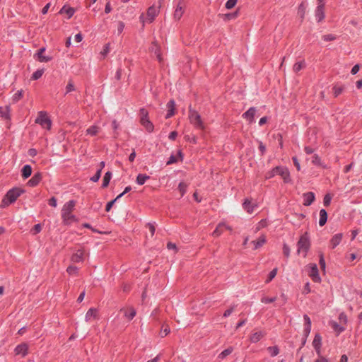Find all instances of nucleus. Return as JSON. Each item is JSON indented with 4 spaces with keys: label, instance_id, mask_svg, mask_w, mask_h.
<instances>
[{
    "label": "nucleus",
    "instance_id": "f257e3e1",
    "mask_svg": "<svg viewBox=\"0 0 362 362\" xmlns=\"http://www.w3.org/2000/svg\"><path fill=\"white\" fill-rule=\"evenodd\" d=\"M76 205L74 200H70L66 203L62 210V217L65 225H69L71 221H76V217L71 214L72 211Z\"/></svg>",
    "mask_w": 362,
    "mask_h": 362
},
{
    "label": "nucleus",
    "instance_id": "f03ea898",
    "mask_svg": "<svg viewBox=\"0 0 362 362\" xmlns=\"http://www.w3.org/2000/svg\"><path fill=\"white\" fill-rule=\"evenodd\" d=\"M276 173H279V175H281L284 183L291 182L290 173L288 168L282 166H276L271 171L267 173L266 178H272L276 175Z\"/></svg>",
    "mask_w": 362,
    "mask_h": 362
},
{
    "label": "nucleus",
    "instance_id": "7ed1b4c3",
    "mask_svg": "<svg viewBox=\"0 0 362 362\" xmlns=\"http://www.w3.org/2000/svg\"><path fill=\"white\" fill-rule=\"evenodd\" d=\"M189 119L192 124L198 129L204 130L205 126L197 111L193 110L191 105L189 107Z\"/></svg>",
    "mask_w": 362,
    "mask_h": 362
},
{
    "label": "nucleus",
    "instance_id": "20e7f679",
    "mask_svg": "<svg viewBox=\"0 0 362 362\" xmlns=\"http://www.w3.org/2000/svg\"><path fill=\"white\" fill-rule=\"evenodd\" d=\"M297 247L298 252L299 253L300 251H303L305 252L304 256L305 257L310 247V241L308 232H305L300 237L297 243Z\"/></svg>",
    "mask_w": 362,
    "mask_h": 362
},
{
    "label": "nucleus",
    "instance_id": "39448f33",
    "mask_svg": "<svg viewBox=\"0 0 362 362\" xmlns=\"http://www.w3.org/2000/svg\"><path fill=\"white\" fill-rule=\"evenodd\" d=\"M35 122L40 124L44 128H46L47 129H51L52 121L48 117L46 112H44V111L39 112L38 116L35 119Z\"/></svg>",
    "mask_w": 362,
    "mask_h": 362
},
{
    "label": "nucleus",
    "instance_id": "423d86ee",
    "mask_svg": "<svg viewBox=\"0 0 362 362\" xmlns=\"http://www.w3.org/2000/svg\"><path fill=\"white\" fill-rule=\"evenodd\" d=\"M24 192L25 190L23 189L20 187H13L6 192V197L8 199V202L13 203Z\"/></svg>",
    "mask_w": 362,
    "mask_h": 362
},
{
    "label": "nucleus",
    "instance_id": "0eeeda50",
    "mask_svg": "<svg viewBox=\"0 0 362 362\" xmlns=\"http://www.w3.org/2000/svg\"><path fill=\"white\" fill-rule=\"evenodd\" d=\"M309 276L314 282L319 283L321 281V278L319 275L318 268L316 264H310Z\"/></svg>",
    "mask_w": 362,
    "mask_h": 362
},
{
    "label": "nucleus",
    "instance_id": "6e6552de",
    "mask_svg": "<svg viewBox=\"0 0 362 362\" xmlns=\"http://www.w3.org/2000/svg\"><path fill=\"white\" fill-rule=\"evenodd\" d=\"M46 48L45 47L40 48L35 54L34 58L40 62H48L51 61L52 59V57L45 56L43 54Z\"/></svg>",
    "mask_w": 362,
    "mask_h": 362
},
{
    "label": "nucleus",
    "instance_id": "1a4fd4ad",
    "mask_svg": "<svg viewBox=\"0 0 362 362\" xmlns=\"http://www.w3.org/2000/svg\"><path fill=\"white\" fill-rule=\"evenodd\" d=\"M16 355H22L23 357L28 354V344L25 342L18 344L14 349Z\"/></svg>",
    "mask_w": 362,
    "mask_h": 362
},
{
    "label": "nucleus",
    "instance_id": "9d476101",
    "mask_svg": "<svg viewBox=\"0 0 362 362\" xmlns=\"http://www.w3.org/2000/svg\"><path fill=\"white\" fill-rule=\"evenodd\" d=\"M313 346L316 351L317 355H320L322 347V337L320 333H316L313 341Z\"/></svg>",
    "mask_w": 362,
    "mask_h": 362
},
{
    "label": "nucleus",
    "instance_id": "9b49d317",
    "mask_svg": "<svg viewBox=\"0 0 362 362\" xmlns=\"http://www.w3.org/2000/svg\"><path fill=\"white\" fill-rule=\"evenodd\" d=\"M42 179V174L40 172H37L34 174L30 180H28L27 185L30 187L37 186Z\"/></svg>",
    "mask_w": 362,
    "mask_h": 362
},
{
    "label": "nucleus",
    "instance_id": "f8f14e48",
    "mask_svg": "<svg viewBox=\"0 0 362 362\" xmlns=\"http://www.w3.org/2000/svg\"><path fill=\"white\" fill-rule=\"evenodd\" d=\"M303 205L308 206L311 205L315 199V194L312 192H308L303 194Z\"/></svg>",
    "mask_w": 362,
    "mask_h": 362
},
{
    "label": "nucleus",
    "instance_id": "ddd939ff",
    "mask_svg": "<svg viewBox=\"0 0 362 362\" xmlns=\"http://www.w3.org/2000/svg\"><path fill=\"white\" fill-rule=\"evenodd\" d=\"M256 108L254 107H250L248 110L243 114V117L246 119L250 123L253 122L254 117L256 113Z\"/></svg>",
    "mask_w": 362,
    "mask_h": 362
},
{
    "label": "nucleus",
    "instance_id": "4468645a",
    "mask_svg": "<svg viewBox=\"0 0 362 362\" xmlns=\"http://www.w3.org/2000/svg\"><path fill=\"white\" fill-rule=\"evenodd\" d=\"M167 107H168V112L165 115V118L166 119H168V118H170L171 117H173L174 115H175V100H170L168 103H167Z\"/></svg>",
    "mask_w": 362,
    "mask_h": 362
},
{
    "label": "nucleus",
    "instance_id": "2eb2a0df",
    "mask_svg": "<svg viewBox=\"0 0 362 362\" xmlns=\"http://www.w3.org/2000/svg\"><path fill=\"white\" fill-rule=\"evenodd\" d=\"M327 218L328 215L327 211L324 209H320L319 225L320 226H324L327 221Z\"/></svg>",
    "mask_w": 362,
    "mask_h": 362
},
{
    "label": "nucleus",
    "instance_id": "dca6fc26",
    "mask_svg": "<svg viewBox=\"0 0 362 362\" xmlns=\"http://www.w3.org/2000/svg\"><path fill=\"white\" fill-rule=\"evenodd\" d=\"M32 174V167L30 165H25L21 169V176L23 179L28 178Z\"/></svg>",
    "mask_w": 362,
    "mask_h": 362
},
{
    "label": "nucleus",
    "instance_id": "f3484780",
    "mask_svg": "<svg viewBox=\"0 0 362 362\" xmlns=\"http://www.w3.org/2000/svg\"><path fill=\"white\" fill-rule=\"evenodd\" d=\"M10 111V105H6L5 109H3V107L0 106V117L6 119H11Z\"/></svg>",
    "mask_w": 362,
    "mask_h": 362
},
{
    "label": "nucleus",
    "instance_id": "a211bd4d",
    "mask_svg": "<svg viewBox=\"0 0 362 362\" xmlns=\"http://www.w3.org/2000/svg\"><path fill=\"white\" fill-rule=\"evenodd\" d=\"M181 4V1L177 4L174 13V18L176 20H180L184 13V8Z\"/></svg>",
    "mask_w": 362,
    "mask_h": 362
},
{
    "label": "nucleus",
    "instance_id": "6ab92c4d",
    "mask_svg": "<svg viewBox=\"0 0 362 362\" xmlns=\"http://www.w3.org/2000/svg\"><path fill=\"white\" fill-rule=\"evenodd\" d=\"M343 235L342 233L335 234L331 239L330 243L332 245V248L337 247L341 241Z\"/></svg>",
    "mask_w": 362,
    "mask_h": 362
},
{
    "label": "nucleus",
    "instance_id": "aec40b11",
    "mask_svg": "<svg viewBox=\"0 0 362 362\" xmlns=\"http://www.w3.org/2000/svg\"><path fill=\"white\" fill-rule=\"evenodd\" d=\"M324 8L325 7H322V6H317L316 8L315 16L318 22L322 21L325 18Z\"/></svg>",
    "mask_w": 362,
    "mask_h": 362
},
{
    "label": "nucleus",
    "instance_id": "412c9836",
    "mask_svg": "<svg viewBox=\"0 0 362 362\" xmlns=\"http://www.w3.org/2000/svg\"><path fill=\"white\" fill-rule=\"evenodd\" d=\"M255 206V205H252L250 200L248 199H245L243 203V209L249 214H252L253 212Z\"/></svg>",
    "mask_w": 362,
    "mask_h": 362
},
{
    "label": "nucleus",
    "instance_id": "4be33fe9",
    "mask_svg": "<svg viewBox=\"0 0 362 362\" xmlns=\"http://www.w3.org/2000/svg\"><path fill=\"white\" fill-rule=\"evenodd\" d=\"M266 243L265 235H261L257 240H254L252 243L254 244V250H257L262 247Z\"/></svg>",
    "mask_w": 362,
    "mask_h": 362
},
{
    "label": "nucleus",
    "instance_id": "5701e85b",
    "mask_svg": "<svg viewBox=\"0 0 362 362\" xmlns=\"http://www.w3.org/2000/svg\"><path fill=\"white\" fill-rule=\"evenodd\" d=\"M83 252L81 250H78L76 253H74L71 257V260L74 262H80L83 260Z\"/></svg>",
    "mask_w": 362,
    "mask_h": 362
},
{
    "label": "nucleus",
    "instance_id": "b1692460",
    "mask_svg": "<svg viewBox=\"0 0 362 362\" xmlns=\"http://www.w3.org/2000/svg\"><path fill=\"white\" fill-rule=\"evenodd\" d=\"M112 178V173L110 171H107L105 173L103 179V184L101 187L102 188H106L108 187L110 180Z\"/></svg>",
    "mask_w": 362,
    "mask_h": 362
},
{
    "label": "nucleus",
    "instance_id": "393cba45",
    "mask_svg": "<svg viewBox=\"0 0 362 362\" xmlns=\"http://www.w3.org/2000/svg\"><path fill=\"white\" fill-rule=\"evenodd\" d=\"M74 12H75V10L74 8H72V7L66 8V6H64L59 11V13H61V14H62V13L67 14L68 18H70L71 17H72L73 15L74 14Z\"/></svg>",
    "mask_w": 362,
    "mask_h": 362
},
{
    "label": "nucleus",
    "instance_id": "a878e982",
    "mask_svg": "<svg viewBox=\"0 0 362 362\" xmlns=\"http://www.w3.org/2000/svg\"><path fill=\"white\" fill-rule=\"evenodd\" d=\"M158 14V11L154 6H150L147 10V16L150 18V22H152Z\"/></svg>",
    "mask_w": 362,
    "mask_h": 362
},
{
    "label": "nucleus",
    "instance_id": "bb28decb",
    "mask_svg": "<svg viewBox=\"0 0 362 362\" xmlns=\"http://www.w3.org/2000/svg\"><path fill=\"white\" fill-rule=\"evenodd\" d=\"M141 124L146 129V130L151 133L153 132L154 129V125L153 123L148 119L143 122H140Z\"/></svg>",
    "mask_w": 362,
    "mask_h": 362
},
{
    "label": "nucleus",
    "instance_id": "cd10ccee",
    "mask_svg": "<svg viewBox=\"0 0 362 362\" xmlns=\"http://www.w3.org/2000/svg\"><path fill=\"white\" fill-rule=\"evenodd\" d=\"M226 226V224L224 223H219L214 231L213 232V235L214 237H218L222 234L224 230V227Z\"/></svg>",
    "mask_w": 362,
    "mask_h": 362
},
{
    "label": "nucleus",
    "instance_id": "c85d7f7f",
    "mask_svg": "<svg viewBox=\"0 0 362 362\" xmlns=\"http://www.w3.org/2000/svg\"><path fill=\"white\" fill-rule=\"evenodd\" d=\"M129 310V312H128L127 310H124V308L120 310L121 312L124 311L125 316L128 318L129 320H131L136 315V310L133 308H130Z\"/></svg>",
    "mask_w": 362,
    "mask_h": 362
},
{
    "label": "nucleus",
    "instance_id": "c756f323",
    "mask_svg": "<svg viewBox=\"0 0 362 362\" xmlns=\"http://www.w3.org/2000/svg\"><path fill=\"white\" fill-rule=\"evenodd\" d=\"M233 351V346H229L226 349L223 350L222 352H221L218 356V358L219 359H224L226 356H228V355H230L232 352Z\"/></svg>",
    "mask_w": 362,
    "mask_h": 362
},
{
    "label": "nucleus",
    "instance_id": "7c9ffc66",
    "mask_svg": "<svg viewBox=\"0 0 362 362\" xmlns=\"http://www.w3.org/2000/svg\"><path fill=\"white\" fill-rule=\"evenodd\" d=\"M238 15V11H236L233 13H226V14H219V16H221L224 21H229V20L235 18H237Z\"/></svg>",
    "mask_w": 362,
    "mask_h": 362
},
{
    "label": "nucleus",
    "instance_id": "2f4dec72",
    "mask_svg": "<svg viewBox=\"0 0 362 362\" xmlns=\"http://www.w3.org/2000/svg\"><path fill=\"white\" fill-rule=\"evenodd\" d=\"M150 178V176L146 174H139L136 177V183L139 185H144L147 180Z\"/></svg>",
    "mask_w": 362,
    "mask_h": 362
},
{
    "label": "nucleus",
    "instance_id": "473e14b6",
    "mask_svg": "<svg viewBox=\"0 0 362 362\" xmlns=\"http://www.w3.org/2000/svg\"><path fill=\"white\" fill-rule=\"evenodd\" d=\"M263 336L264 334L262 332H255L250 337V341L252 343H257L263 337Z\"/></svg>",
    "mask_w": 362,
    "mask_h": 362
},
{
    "label": "nucleus",
    "instance_id": "72a5a7b5",
    "mask_svg": "<svg viewBox=\"0 0 362 362\" xmlns=\"http://www.w3.org/2000/svg\"><path fill=\"white\" fill-rule=\"evenodd\" d=\"M305 10H306V7H305V3L302 2L298 6V14L300 16V17L301 18V21H303L305 18Z\"/></svg>",
    "mask_w": 362,
    "mask_h": 362
},
{
    "label": "nucleus",
    "instance_id": "f704fd0d",
    "mask_svg": "<svg viewBox=\"0 0 362 362\" xmlns=\"http://www.w3.org/2000/svg\"><path fill=\"white\" fill-rule=\"evenodd\" d=\"M305 67V62L304 60H302L300 62H296L293 65V70L295 73H298V71H300Z\"/></svg>",
    "mask_w": 362,
    "mask_h": 362
},
{
    "label": "nucleus",
    "instance_id": "c9c22d12",
    "mask_svg": "<svg viewBox=\"0 0 362 362\" xmlns=\"http://www.w3.org/2000/svg\"><path fill=\"white\" fill-rule=\"evenodd\" d=\"M139 116H140V122H143V121L149 119L148 112L146 109H145L144 107L141 108L139 110Z\"/></svg>",
    "mask_w": 362,
    "mask_h": 362
},
{
    "label": "nucleus",
    "instance_id": "e433bc0d",
    "mask_svg": "<svg viewBox=\"0 0 362 362\" xmlns=\"http://www.w3.org/2000/svg\"><path fill=\"white\" fill-rule=\"evenodd\" d=\"M93 317L94 318L97 317V310L95 308H90L86 315V320H90V317Z\"/></svg>",
    "mask_w": 362,
    "mask_h": 362
},
{
    "label": "nucleus",
    "instance_id": "4c0bfd02",
    "mask_svg": "<svg viewBox=\"0 0 362 362\" xmlns=\"http://www.w3.org/2000/svg\"><path fill=\"white\" fill-rule=\"evenodd\" d=\"M187 185L184 182H180L178 185V189L180 192V197H183L187 192Z\"/></svg>",
    "mask_w": 362,
    "mask_h": 362
},
{
    "label": "nucleus",
    "instance_id": "58836bf2",
    "mask_svg": "<svg viewBox=\"0 0 362 362\" xmlns=\"http://www.w3.org/2000/svg\"><path fill=\"white\" fill-rule=\"evenodd\" d=\"M267 350L272 357L276 356L279 353V349L277 346H269L267 348Z\"/></svg>",
    "mask_w": 362,
    "mask_h": 362
},
{
    "label": "nucleus",
    "instance_id": "ea45409f",
    "mask_svg": "<svg viewBox=\"0 0 362 362\" xmlns=\"http://www.w3.org/2000/svg\"><path fill=\"white\" fill-rule=\"evenodd\" d=\"M44 73V69H37V71H35L32 76H31V79L32 80H37L39 79L40 78L42 77V74Z\"/></svg>",
    "mask_w": 362,
    "mask_h": 362
},
{
    "label": "nucleus",
    "instance_id": "a19ab883",
    "mask_svg": "<svg viewBox=\"0 0 362 362\" xmlns=\"http://www.w3.org/2000/svg\"><path fill=\"white\" fill-rule=\"evenodd\" d=\"M278 269L274 268L273 269L269 274L267 279L265 281V283L268 284L269 283L276 275Z\"/></svg>",
    "mask_w": 362,
    "mask_h": 362
},
{
    "label": "nucleus",
    "instance_id": "79ce46f5",
    "mask_svg": "<svg viewBox=\"0 0 362 362\" xmlns=\"http://www.w3.org/2000/svg\"><path fill=\"white\" fill-rule=\"evenodd\" d=\"M170 330L168 325H163L160 332V335L161 337H164L167 336L170 333Z\"/></svg>",
    "mask_w": 362,
    "mask_h": 362
},
{
    "label": "nucleus",
    "instance_id": "37998d69",
    "mask_svg": "<svg viewBox=\"0 0 362 362\" xmlns=\"http://www.w3.org/2000/svg\"><path fill=\"white\" fill-rule=\"evenodd\" d=\"M23 90H18L17 93H16L13 96V102L17 103L18 101H19L23 98Z\"/></svg>",
    "mask_w": 362,
    "mask_h": 362
},
{
    "label": "nucleus",
    "instance_id": "c03bdc74",
    "mask_svg": "<svg viewBox=\"0 0 362 362\" xmlns=\"http://www.w3.org/2000/svg\"><path fill=\"white\" fill-rule=\"evenodd\" d=\"M78 267L76 266L70 265L67 267L66 272L69 274L73 275V274H78Z\"/></svg>",
    "mask_w": 362,
    "mask_h": 362
},
{
    "label": "nucleus",
    "instance_id": "a18cd8bd",
    "mask_svg": "<svg viewBox=\"0 0 362 362\" xmlns=\"http://www.w3.org/2000/svg\"><path fill=\"white\" fill-rule=\"evenodd\" d=\"M75 90V87L74 82L71 79H70L66 86V94Z\"/></svg>",
    "mask_w": 362,
    "mask_h": 362
},
{
    "label": "nucleus",
    "instance_id": "49530a36",
    "mask_svg": "<svg viewBox=\"0 0 362 362\" xmlns=\"http://www.w3.org/2000/svg\"><path fill=\"white\" fill-rule=\"evenodd\" d=\"M319 257H320L319 264L320 266V268L322 270H325L326 263H325V260L324 255H323L322 252L320 253Z\"/></svg>",
    "mask_w": 362,
    "mask_h": 362
},
{
    "label": "nucleus",
    "instance_id": "de8ad7c7",
    "mask_svg": "<svg viewBox=\"0 0 362 362\" xmlns=\"http://www.w3.org/2000/svg\"><path fill=\"white\" fill-rule=\"evenodd\" d=\"M332 89L334 91V95L335 98H337L339 95H340L343 92L344 87L334 86Z\"/></svg>",
    "mask_w": 362,
    "mask_h": 362
},
{
    "label": "nucleus",
    "instance_id": "09e8293b",
    "mask_svg": "<svg viewBox=\"0 0 362 362\" xmlns=\"http://www.w3.org/2000/svg\"><path fill=\"white\" fill-rule=\"evenodd\" d=\"M332 198V197L330 194H327L325 195L323 199V204L325 206L327 207L330 205Z\"/></svg>",
    "mask_w": 362,
    "mask_h": 362
},
{
    "label": "nucleus",
    "instance_id": "8fccbe9b",
    "mask_svg": "<svg viewBox=\"0 0 362 362\" xmlns=\"http://www.w3.org/2000/svg\"><path fill=\"white\" fill-rule=\"evenodd\" d=\"M42 230V225L40 223L35 224L31 229L30 232L33 235H36Z\"/></svg>",
    "mask_w": 362,
    "mask_h": 362
},
{
    "label": "nucleus",
    "instance_id": "3c124183",
    "mask_svg": "<svg viewBox=\"0 0 362 362\" xmlns=\"http://www.w3.org/2000/svg\"><path fill=\"white\" fill-rule=\"evenodd\" d=\"M101 177V168H99L97 172L95 173V174L90 177V180L93 182H96L99 180V179Z\"/></svg>",
    "mask_w": 362,
    "mask_h": 362
},
{
    "label": "nucleus",
    "instance_id": "603ef678",
    "mask_svg": "<svg viewBox=\"0 0 362 362\" xmlns=\"http://www.w3.org/2000/svg\"><path fill=\"white\" fill-rule=\"evenodd\" d=\"M332 328L334 329V331L337 332L338 334L344 331L345 328L339 325H338L337 322H333L332 324Z\"/></svg>",
    "mask_w": 362,
    "mask_h": 362
},
{
    "label": "nucleus",
    "instance_id": "864d4df0",
    "mask_svg": "<svg viewBox=\"0 0 362 362\" xmlns=\"http://www.w3.org/2000/svg\"><path fill=\"white\" fill-rule=\"evenodd\" d=\"M98 127H95V126H92L90 127H89L88 129H87V134H90V135H92V136H95L98 133Z\"/></svg>",
    "mask_w": 362,
    "mask_h": 362
},
{
    "label": "nucleus",
    "instance_id": "5fc2aeb1",
    "mask_svg": "<svg viewBox=\"0 0 362 362\" xmlns=\"http://www.w3.org/2000/svg\"><path fill=\"white\" fill-rule=\"evenodd\" d=\"M237 1L238 0H228L225 6L227 9H231L236 5Z\"/></svg>",
    "mask_w": 362,
    "mask_h": 362
},
{
    "label": "nucleus",
    "instance_id": "6e6d98bb",
    "mask_svg": "<svg viewBox=\"0 0 362 362\" xmlns=\"http://www.w3.org/2000/svg\"><path fill=\"white\" fill-rule=\"evenodd\" d=\"M312 163L315 165H318V166H320L322 165L321 163V159L318 156V155L317 154H315L313 156V160H312Z\"/></svg>",
    "mask_w": 362,
    "mask_h": 362
},
{
    "label": "nucleus",
    "instance_id": "4d7b16f0",
    "mask_svg": "<svg viewBox=\"0 0 362 362\" xmlns=\"http://www.w3.org/2000/svg\"><path fill=\"white\" fill-rule=\"evenodd\" d=\"M118 199H117V197L112 200H111L110 202H107V204H106V206H105V211L107 212L110 211V209H112V206L114 205V204L115 203V202Z\"/></svg>",
    "mask_w": 362,
    "mask_h": 362
},
{
    "label": "nucleus",
    "instance_id": "13d9d810",
    "mask_svg": "<svg viewBox=\"0 0 362 362\" xmlns=\"http://www.w3.org/2000/svg\"><path fill=\"white\" fill-rule=\"evenodd\" d=\"M283 253L286 257H288L290 255V248L286 243L283 245Z\"/></svg>",
    "mask_w": 362,
    "mask_h": 362
},
{
    "label": "nucleus",
    "instance_id": "bf43d9fd",
    "mask_svg": "<svg viewBox=\"0 0 362 362\" xmlns=\"http://www.w3.org/2000/svg\"><path fill=\"white\" fill-rule=\"evenodd\" d=\"M336 36L332 34L325 35L322 36V39L325 41H333L336 40Z\"/></svg>",
    "mask_w": 362,
    "mask_h": 362
},
{
    "label": "nucleus",
    "instance_id": "052dcab7",
    "mask_svg": "<svg viewBox=\"0 0 362 362\" xmlns=\"http://www.w3.org/2000/svg\"><path fill=\"white\" fill-rule=\"evenodd\" d=\"M110 52V43H107L105 45L103 51L100 52V54L105 57L108 52Z\"/></svg>",
    "mask_w": 362,
    "mask_h": 362
},
{
    "label": "nucleus",
    "instance_id": "680f3d73",
    "mask_svg": "<svg viewBox=\"0 0 362 362\" xmlns=\"http://www.w3.org/2000/svg\"><path fill=\"white\" fill-rule=\"evenodd\" d=\"M146 227H147L149 229V230L151 232V236H153L154 235L155 230H156V228H155L154 225L151 223H147L146 224Z\"/></svg>",
    "mask_w": 362,
    "mask_h": 362
},
{
    "label": "nucleus",
    "instance_id": "e2e57ef3",
    "mask_svg": "<svg viewBox=\"0 0 362 362\" xmlns=\"http://www.w3.org/2000/svg\"><path fill=\"white\" fill-rule=\"evenodd\" d=\"M276 300V297L274 298H269V297H263L262 298V302L264 303H273Z\"/></svg>",
    "mask_w": 362,
    "mask_h": 362
},
{
    "label": "nucleus",
    "instance_id": "0e129e2a",
    "mask_svg": "<svg viewBox=\"0 0 362 362\" xmlns=\"http://www.w3.org/2000/svg\"><path fill=\"white\" fill-rule=\"evenodd\" d=\"M10 204H12V202H8V199H6V195H5L1 201V204L0 206L1 208H5L6 206H8Z\"/></svg>",
    "mask_w": 362,
    "mask_h": 362
},
{
    "label": "nucleus",
    "instance_id": "69168bd1",
    "mask_svg": "<svg viewBox=\"0 0 362 362\" xmlns=\"http://www.w3.org/2000/svg\"><path fill=\"white\" fill-rule=\"evenodd\" d=\"M292 160H293V164H294L295 167L296 168V170L298 171H300V163L298 162V160L297 157L296 156H293L292 158Z\"/></svg>",
    "mask_w": 362,
    "mask_h": 362
},
{
    "label": "nucleus",
    "instance_id": "338daca9",
    "mask_svg": "<svg viewBox=\"0 0 362 362\" xmlns=\"http://www.w3.org/2000/svg\"><path fill=\"white\" fill-rule=\"evenodd\" d=\"M235 305L231 306L229 309L226 310L223 313V317H227L230 315L235 308Z\"/></svg>",
    "mask_w": 362,
    "mask_h": 362
},
{
    "label": "nucleus",
    "instance_id": "774afa93",
    "mask_svg": "<svg viewBox=\"0 0 362 362\" xmlns=\"http://www.w3.org/2000/svg\"><path fill=\"white\" fill-rule=\"evenodd\" d=\"M48 204L51 206L56 207L57 206V199L54 197H51L48 200Z\"/></svg>",
    "mask_w": 362,
    "mask_h": 362
}]
</instances>
